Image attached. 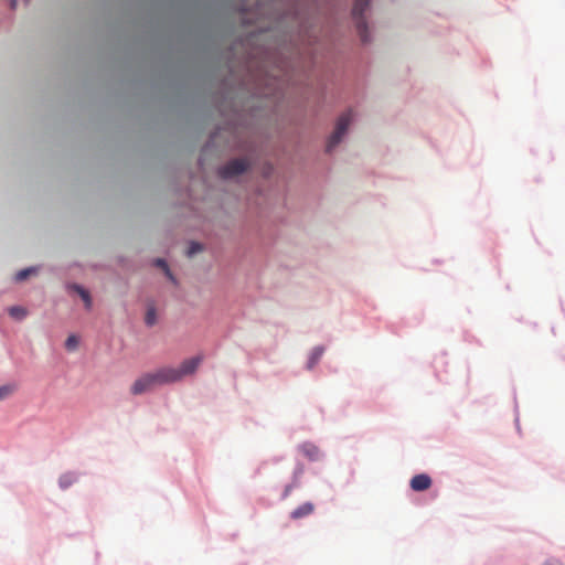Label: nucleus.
I'll use <instances>...</instances> for the list:
<instances>
[{
  "label": "nucleus",
  "instance_id": "1",
  "mask_svg": "<svg viewBox=\"0 0 565 565\" xmlns=\"http://www.w3.org/2000/svg\"><path fill=\"white\" fill-rule=\"evenodd\" d=\"M370 0H355L352 9V15L355 20L356 30L361 41L366 43L370 41L367 33V25L363 18L364 12L367 10Z\"/></svg>",
  "mask_w": 565,
  "mask_h": 565
},
{
  "label": "nucleus",
  "instance_id": "2",
  "mask_svg": "<svg viewBox=\"0 0 565 565\" xmlns=\"http://www.w3.org/2000/svg\"><path fill=\"white\" fill-rule=\"evenodd\" d=\"M352 117H353V115L351 111H347L339 117L337 125H335L334 132L331 135V137L327 143L328 152H331L333 150V148H335L338 146V143L342 140L343 136L345 135V132L351 124Z\"/></svg>",
  "mask_w": 565,
  "mask_h": 565
},
{
  "label": "nucleus",
  "instance_id": "3",
  "mask_svg": "<svg viewBox=\"0 0 565 565\" xmlns=\"http://www.w3.org/2000/svg\"><path fill=\"white\" fill-rule=\"evenodd\" d=\"M248 168V162L245 159H234L223 166L218 173L222 178L228 179L242 174Z\"/></svg>",
  "mask_w": 565,
  "mask_h": 565
},
{
  "label": "nucleus",
  "instance_id": "4",
  "mask_svg": "<svg viewBox=\"0 0 565 565\" xmlns=\"http://www.w3.org/2000/svg\"><path fill=\"white\" fill-rule=\"evenodd\" d=\"M203 361V355H196L184 360L179 367H174L177 372V381H181L184 376L195 373L199 365Z\"/></svg>",
  "mask_w": 565,
  "mask_h": 565
},
{
  "label": "nucleus",
  "instance_id": "5",
  "mask_svg": "<svg viewBox=\"0 0 565 565\" xmlns=\"http://www.w3.org/2000/svg\"><path fill=\"white\" fill-rule=\"evenodd\" d=\"M149 373L152 375L153 382L157 386L178 382L177 372L174 371V367L171 366L160 367Z\"/></svg>",
  "mask_w": 565,
  "mask_h": 565
},
{
  "label": "nucleus",
  "instance_id": "6",
  "mask_svg": "<svg viewBox=\"0 0 565 565\" xmlns=\"http://www.w3.org/2000/svg\"><path fill=\"white\" fill-rule=\"evenodd\" d=\"M157 385L153 382L152 375L148 372L139 376L131 385L130 392L132 395H141L152 391Z\"/></svg>",
  "mask_w": 565,
  "mask_h": 565
},
{
  "label": "nucleus",
  "instance_id": "7",
  "mask_svg": "<svg viewBox=\"0 0 565 565\" xmlns=\"http://www.w3.org/2000/svg\"><path fill=\"white\" fill-rule=\"evenodd\" d=\"M431 486V479L428 475H416L411 480V488L414 491H425Z\"/></svg>",
  "mask_w": 565,
  "mask_h": 565
},
{
  "label": "nucleus",
  "instance_id": "8",
  "mask_svg": "<svg viewBox=\"0 0 565 565\" xmlns=\"http://www.w3.org/2000/svg\"><path fill=\"white\" fill-rule=\"evenodd\" d=\"M315 511V504L311 502H305L297 507L294 511L290 513V518L292 520H299L306 516H309Z\"/></svg>",
  "mask_w": 565,
  "mask_h": 565
},
{
  "label": "nucleus",
  "instance_id": "9",
  "mask_svg": "<svg viewBox=\"0 0 565 565\" xmlns=\"http://www.w3.org/2000/svg\"><path fill=\"white\" fill-rule=\"evenodd\" d=\"M70 288L72 290H74L82 298V300L85 303L86 309L90 310L93 303H92V298H90L89 292L79 285H72Z\"/></svg>",
  "mask_w": 565,
  "mask_h": 565
},
{
  "label": "nucleus",
  "instance_id": "10",
  "mask_svg": "<svg viewBox=\"0 0 565 565\" xmlns=\"http://www.w3.org/2000/svg\"><path fill=\"white\" fill-rule=\"evenodd\" d=\"M9 315L18 320H22L26 317V310L23 307L14 306L9 309Z\"/></svg>",
  "mask_w": 565,
  "mask_h": 565
},
{
  "label": "nucleus",
  "instance_id": "11",
  "mask_svg": "<svg viewBox=\"0 0 565 565\" xmlns=\"http://www.w3.org/2000/svg\"><path fill=\"white\" fill-rule=\"evenodd\" d=\"M154 264H156V266H158V267H160V268H162L164 270L167 277L170 280L174 281V277H173L172 273L170 271V269L168 267V264H167V262L164 259L158 258V259H156Z\"/></svg>",
  "mask_w": 565,
  "mask_h": 565
},
{
  "label": "nucleus",
  "instance_id": "12",
  "mask_svg": "<svg viewBox=\"0 0 565 565\" xmlns=\"http://www.w3.org/2000/svg\"><path fill=\"white\" fill-rule=\"evenodd\" d=\"M145 321H146V324L151 327L153 324H156L157 322V313H156V310L153 308H149L146 312V317H145Z\"/></svg>",
  "mask_w": 565,
  "mask_h": 565
},
{
  "label": "nucleus",
  "instance_id": "13",
  "mask_svg": "<svg viewBox=\"0 0 565 565\" xmlns=\"http://www.w3.org/2000/svg\"><path fill=\"white\" fill-rule=\"evenodd\" d=\"M35 273V268H25L15 274V280L17 281H23L26 279L31 274Z\"/></svg>",
  "mask_w": 565,
  "mask_h": 565
},
{
  "label": "nucleus",
  "instance_id": "14",
  "mask_svg": "<svg viewBox=\"0 0 565 565\" xmlns=\"http://www.w3.org/2000/svg\"><path fill=\"white\" fill-rule=\"evenodd\" d=\"M322 353H323V349L322 348H316L312 351V354H311L310 361H309V367H312L319 361V359L321 358Z\"/></svg>",
  "mask_w": 565,
  "mask_h": 565
},
{
  "label": "nucleus",
  "instance_id": "15",
  "mask_svg": "<svg viewBox=\"0 0 565 565\" xmlns=\"http://www.w3.org/2000/svg\"><path fill=\"white\" fill-rule=\"evenodd\" d=\"M303 449V452L310 458V459H316L317 455H318V449L315 447V446H310V445H305L302 447Z\"/></svg>",
  "mask_w": 565,
  "mask_h": 565
},
{
  "label": "nucleus",
  "instance_id": "16",
  "mask_svg": "<svg viewBox=\"0 0 565 565\" xmlns=\"http://www.w3.org/2000/svg\"><path fill=\"white\" fill-rule=\"evenodd\" d=\"M77 344H78V340L75 335H70L66 339L65 347L67 350H70V351L75 350L77 348Z\"/></svg>",
  "mask_w": 565,
  "mask_h": 565
},
{
  "label": "nucleus",
  "instance_id": "17",
  "mask_svg": "<svg viewBox=\"0 0 565 565\" xmlns=\"http://www.w3.org/2000/svg\"><path fill=\"white\" fill-rule=\"evenodd\" d=\"M13 392V387L10 385L0 386V401L10 396Z\"/></svg>",
  "mask_w": 565,
  "mask_h": 565
},
{
  "label": "nucleus",
  "instance_id": "18",
  "mask_svg": "<svg viewBox=\"0 0 565 565\" xmlns=\"http://www.w3.org/2000/svg\"><path fill=\"white\" fill-rule=\"evenodd\" d=\"M202 250V246L199 243H191L188 249V256H192Z\"/></svg>",
  "mask_w": 565,
  "mask_h": 565
},
{
  "label": "nucleus",
  "instance_id": "19",
  "mask_svg": "<svg viewBox=\"0 0 565 565\" xmlns=\"http://www.w3.org/2000/svg\"><path fill=\"white\" fill-rule=\"evenodd\" d=\"M72 483V480L71 478H68L67 476H64L60 479V484L62 488H66L68 487L70 484Z\"/></svg>",
  "mask_w": 565,
  "mask_h": 565
},
{
  "label": "nucleus",
  "instance_id": "20",
  "mask_svg": "<svg viewBox=\"0 0 565 565\" xmlns=\"http://www.w3.org/2000/svg\"><path fill=\"white\" fill-rule=\"evenodd\" d=\"M291 489L292 487L291 486H287L285 488V491H284V498H287L289 495V493L291 492Z\"/></svg>",
  "mask_w": 565,
  "mask_h": 565
},
{
  "label": "nucleus",
  "instance_id": "21",
  "mask_svg": "<svg viewBox=\"0 0 565 565\" xmlns=\"http://www.w3.org/2000/svg\"><path fill=\"white\" fill-rule=\"evenodd\" d=\"M544 565H561V563L558 561H555V559H548L545 562Z\"/></svg>",
  "mask_w": 565,
  "mask_h": 565
},
{
  "label": "nucleus",
  "instance_id": "22",
  "mask_svg": "<svg viewBox=\"0 0 565 565\" xmlns=\"http://www.w3.org/2000/svg\"><path fill=\"white\" fill-rule=\"evenodd\" d=\"M9 2H10V8L14 10L17 8L18 0H9Z\"/></svg>",
  "mask_w": 565,
  "mask_h": 565
}]
</instances>
